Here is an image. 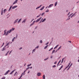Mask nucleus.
I'll return each mask as SVG.
<instances>
[{
    "mask_svg": "<svg viewBox=\"0 0 79 79\" xmlns=\"http://www.w3.org/2000/svg\"><path fill=\"white\" fill-rule=\"evenodd\" d=\"M5 46L2 50V51H4V50H5Z\"/></svg>",
    "mask_w": 79,
    "mask_h": 79,
    "instance_id": "nucleus-17",
    "label": "nucleus"
},
{
    "mask_svg": "<svg viewBox=\"0 0 79 79\" xmlns=\"http://www.w3.org/2000/svg\"><path fill=\"white\" fill-rule=\"evenodd\" d=\"M6 11V9H4V13H5V11Z\"/></svg>",
    "mask_w": 79,
    "mask_h": 79,
    "instance_id": "nucleus-39",
    "label": "nucleus"
},
{
    "mask_svg": "<svg viewBox=\"0 0 79 79\" xmlns=\"http://www.w3.org/2000/svg\"><path fill=\"white\" fill-rule=\"evenodd\" d=\"M10 72V70H8L7 71H6V73L4 74V75H6L9 72Z\"/></svg>",
    "mask_w": 79,
    "mask_h": 79,
    "instance_id": "nucleus-7",
    "label": "nucleus"
},
{
    "mask_svg": "<svg viewBox=\"0 0 79 79\" xmlns=\"http://www.w3.org/2000/svg\"><path fill=\"white\" fill-rule=\"evenodd\" d=\"M69 42H70V43H71V41H69Z\"/></svg>",
    "mask_w": 79,
    "mask_h": 79,
    "instance_id": "nucleus-63",
    "label": "nucleus"
},
{
    "mask_svg": "<svg viewBox=\"0 0 79 79\" xmlns=\"http://www.w3.org/2000/svg\"><path fill=\"white\" fill-rule=\"evenodd\" d=\"M35 49H34L33 51H32V53H33V52H35Z\"/></svg>",
    "mask_w": 79,
    "mask_h": 79,
    "instance_id": "nucleus-36",
    "label": "nucleus"
},
{
    "mask_svg": "<svg viewBox=\"0 0 79 79\" xmlns=\"http://www.w3.org/2000/svg\"><path fill=\"white\" fill-rule=\"evenodd\" d=\"M55 67H56V66L55 65H54L52 66V68H55Z\"/></svg>",
    "mask_w": 79,
    "mask_h": 79,
    "instance_id": "nucleus-46",
    "label": "nucleus"
},
{
    "mask_svg": "<svg viewBox=\"0 0 79 79\" xmlns=\"http://www.w3.org/2000/svg\"><path fill=\"white\" fill-rule=\"evenodd\" d=\"M49 43L48 42L46 44H45L46 45H48V43Z\"/></svg>",
    "mask_w": 79,
    "mask_h": 79,
    "instance_id": "nucleus-49",
    "label": "nucleus"
},
{
    "mask_svg": "<svg viewBox=\"0 0 79 79\" xmlns=\"http://www.w3.org/2000/svg\"><path fill=\"white\" fill-rule=\"evenodd\" d=\"M15 28H12L11 29H10L9 30V33H10L11 32V31H14L15 30Z\"/></svg>",
    "mask_w": 79,
    "mask_h": 79,
    "instance_id": "nucleus-2",
    "label": "nucleus"
},
{
    "mask_svg": "<svg viewBox=\"0 0 79 79\" xmlns=\"http://www.w3.org/2000/svg\"><path fill=\"white\" fill-rule=\"evenodd\" d=\"M61 48V46H60L59 48L60 49V48Z\"/></svg>",
    "mask_w": 79,
    "mask_h": 79,
    "instance_id": "nucleus-61",
    "label": "nucleus"
},
{
    "mask_svg": "<svg viewBox=\"0 0 79 79\" xmlns=\"http://www.w3.org/2000/svg\"><path fill=\"white\" fill-rule=\"evenodd\" d=\"M26 70L24 71V72H23V74H24V73H25V72H26Z\"/></svg>",
    "mask_w": 79,
    "mask_h": 79,
    "instance_id": "nucleus-55",
    "label": "nucleus"
},
{
    "mask_svg": "<svg viewBox=\"0 0 79 79\" xmlns=\"http://www.w3.org/2000/svg\"><path fill=\"white\" fill-rule=\"evenodd\" d=\"M5 79V77H3L1 79Z\"/></svg>",
    "mask_w": 79,
    "mask_h": 79,
    "instance_id": "nucleus-41",
    "label": "nucleus"
},
{
    "mask_svg": "<svg viewBox=\"0 0 79 79\" xmlns=\"http://www.w3.org/2000/svg\"><path fill=\"white\" fill-rule=\"evenodd\" d=\"M69 19H70V18H69L67 19V20H69Z\"/></svg>",
    "mask_w": 79,
    "mask_h": 79,
    "instance_id": "nucleus-52",
    "label": "nucleus"
},
{
    "mask_svg": "<svg viewBox=\"0 0 79 79\" xmlns=\"http://www.w3.org/2000/svg\"><path fill=\"white\" fill-rule=\"evenodd\" d=\"M49 11V10L48 9L46 10V13H48V12Z\"/></svg>",
    "mask_w": 79,
    "mask_h": 79,
    "instance_id": "nucleus-27",
    "label": "nucleus"
},
{
    "mask_svg": "<svg viewBox=\"0 0 79 79\" xmlns=\"http://www.w3.org/2000/svg\"><path fill=\"white\" fill-rule=\"evenodd\" d=\"M22 48H20L19 49V50H21V49Z\"/></svg>",
    "mask_w": 79,
    "mask_h": 79,
    "instance_id": "nucleus-62",
    "label": "nucleus"
},
{
    "mask_svg": "<svg viewBox=\"0 0 79 79\" xmlns=\"http://www.w3.org/2000/svg\"><path fill=\"white\" fill-rule=\"evenodd\" d=\"M6 30H5L4 31V35H8V33H9V31H7V32L6 33Z\"/></svg>",
    "mask_w": 79,
    "mask_h": 79,
    "instance_id": "nucleus-1",
    "label": "nucleus"
},
{
    "mask_svg": "<svg viewBox=\"0 0 79 79\" xmlns=\"http://www.w3.org/2000/svg\"><path fill=\"white\" fill-rule=\"evenodd\" d=\"M26 19H24L23 21L22 22V23H25L26 22Z\"/></svg>",
    "mask_w": 79,
    "mask_h": 79,
    "instance_id": "nucleus-26",
    "label": "nucleus"
},
{
    "mask_svg": "<svg viewBox=\"0 0 79 79\" xmlns=\"http://www.w3.org/2000/svg\"><path fill=\"white\" fill-rule=\"evenodd\" d=\"M40 16V15L37 16L36 18H39V17Z\"/></svg>",
    "mask_w": 79,
    "mask_h": 79,
    "instance_id": "nucleus-44",
    "label": "nucleus"
},
{
    "mask_svg": "<svg viewBox=\"0 0 79 79\" xmlns=\"http://www.w3.org/2000/svg\"><path fill=\"white\" fill-rule=\"evenodd\" d=\"M30 69H31L32 68V67H30Z\"/></svg>",
    "mask_w": 79,
    "mask_h": 79,
    "instance_id": "nucleus-58",
    "label": "nucleus"
},
{
    "mask_svg": "<svg viewBox=\"0 0 79 79\" xmlns=\"http://www.w3.org/2000/svg\"><path fill=\"white\" fill-rule=\"evenodd\" d=\"M30 68V67H28V68H27L26 70H27L28 69H29Z\"/></svg>",
    "mask_w": 79,
    "mask_h": 79,
    "instance_id": "nucleus-40",
    "label": "nucleus"
},
{
    "mask_svg": "<svg viewBox=\"0 0 79 79\" xmlns=\"http://www.w3.org/2000/svg\"><path fill=\"white\" fill-rule=\"evenodd\" d=\"M10 51H8L7 52V53L6 54V55L8 54V53H9V52Z\"/></svg>",
    "mask_w": 79,
    "mask_h": 79,
    "instance_id": "nucleus-38",
    "label": "nucleus"
},
{
    "mask_svg": "<svg viewBox=\"0 0 79 79\" xmlns=\"http://www.w3.org/2000/svg\"><path fill=\"white\" fill-rule=\"evenodd\" d=\"M43 79H45V75H44L43 76Z\"/></svg>",
    "mask_w": 79,
    "mask_h": 79,
    "instance_id": "nucleus-30",
    "label": "nucleus"
},
{
    "mask_svg": "<svg viewBox=\"0 0 79 79\" xmlns=\"http://www.w3.org/2000/svg\"><path fill=\"white\" fill-rule=\"evenodd\" d=\"M4 44H5V43H3V44L2 45V46L1 47H3V45H4Z\"/></svg>",
    "mask_w": 79,
    "mask_h": 79,
    "instance_id": "nucleus-45",
    "label": "nucleus"
},
{
    "mask_svg": "<svg viewBox=\"0 0 79 79\" xmlns=\"http://www.w3.org/2000/svg\"><path fill=\"white\" fill-rule=\"evenodd\" d=\"M68 67H69V66H68L67 67H66V68H68Z\"/></svg>",
    "mask_w": 79,
    "mask_h": 79,
    "instance_id": "nucleus-59",
    "label": "nucleus"
},
{
    "mask_svg": "<svg viewBox=\"0 0 79 79\" xmlns=\"http://www.w3.org/2000/svg\"><path fill=\"white\" fill-rule=\"evenodd\" d=\"M40 44H42V40H40Z\"/></svg>",
    "mask_w": 79,
    "mask_h": 79,
    "instance_id": "nucleus-42",
    "label": "nucleus"
},
{
    "mask_svg": "<svg viewBox=\"0 0 79 79\" xmlns=\"http://www.w3.org/2000/svg\"><path fill=\"white\" fill-rule=\"evenodd\" d=\"M53 48H51L50 49H49V51H51V50H52V49H53Z\"/></svg>",
    "mask_w": 79,
    "mask_h": 79,
    "instance_id": "nucleus-28",
    "label": "nucleus"
},
{
    "mask_svg": "<svg viewBox=\"0 0 79 79\" xmlns=\"http://www.w3.org/2000/svg\"><path fill=\"white\" fill-rule=\"evenodd\" d=\"M53 4H50V5H49L48 7V8H50V7H52V6H53Z\"/></svg>",
    "mask_w": 79,
    "mask_h": 79,
    "instance_id": "nucleus-10",
    "label": "nucleus"
},
{
    "mask_svg": "<svg viewBox=\"0 0 79 79\" xmlns=\"http://www.w3.org/2000/svg\"><path fill=\"white\" fill-rule=\"evenodd\" d=\"M63 65H62L60 68L59 69V71H60V69H62V68H63Z\"/></svg>",
    "mask_w": 79,
    "mask_h": 79,
    "instance_id": "nucleus-19",
    "label": "nucleus"
},
{
    "mask_svg": "<svg viewBox=\"0 0 79 79\" xmlns=\"http://www.w3.org/2000/svg\"><path fill=\"white\" fill-rule=\"evenodd\" d=\"M9 44V43L7 44H6L5 47H6V46H7Z\"/></svg>",
    "mask_w": 79,
    "mask_h": 79,
    "instance_id": "nucleus-34",
    "label": "nucleus"
},
{
    "mask_svg": "<svg viewBox=\"0 0 79 79\" xmlns=\"http://www.w3.org/2000/svg\"><path fill=\"white\" fill-rule=\"evenodd\" d=\"M48 57L47 58L45 59L44 60L45 61H46V60H48Z\"/></svg>",
    "mask_w": 79,
    "mask_h": 79,
    "instance_id": "nucleus-32",
    "label": "nucleus"
},
{
    "mask_svg": "<svg viewBox=\"0 0 79 79\" xmlns=\"http://www.w3.org/2000/svg\"><path fill=\"white\" fill-rule=\"evenodd\" d=\"M55 52V50H53V51H52V54H53V53H54V52Z\"/></svg>",
    "mask_w": 79,
    "mask_h": 79,
    "instance_id": "nucleus-24",
    "label": "nucleus"
},
{
    "mask_svg": "<svg viewBox=\"0 0 79 79\" xmlns=\"http://www.w3.org/2000/svg\"><path fill=\"white\" fill-rule=\"evenodd\" d=\"M35 21H34L33 23H31V25H30V26H32V25H33V24H34L35 23Z\"/></svg>",
    "mask_w": 79,
    "mask_h": 79,
    "instance_id": "nucleus-12",
    "label": "nucleus"
},
{
    "mask_svg": "<svg viewBox=\"0 0 79 79\" xmlns=\"http://www.w3.org/2000/svg\"><path fill=\"white\" fill-rule=\"evenodd\" d=\"M78 62H79V59L78 60Z\"/></svg>",
    "mask_w": 79,
    "mask_h": 79,
    "instance_id": "nucleus-64",
    "label": "nucleus"
},
{
    "mask_svg": "<svg viewBox=\"0 0 79 79\" xmlns=\"http://www.w3.org/2000/svg\"><path fill=\"white\" fill-rule=\"evenodd\" d=\"M11 52H12V51H11L10 52V53L9 54V55H10V53Z\"/></svg>",
    "mask_w": 79,
    "mask_h": 79,
    "instance_id": "nucleus-56",
    "label": "nucleus"
},
{
    "mask_svg": "<svg viewBox=\"0 0 79 79\" xmlns=\"http://www.w3.org/2000/svg\"><path fill=\"white\" fill-rule=\"evenodd\" d=\"M60 62H61V60L60 61H59V62L58 63V64H57V66H58V64H59V63H60Z\"/></svg>",
    "mask_w": 79,
    "mask_h": 79,
    "instance_id": "nucleus-33",
    "label": "nucleus"
},
{
    "mask_svg": "<svg viewBox=\"0 0 79 79\" xmlns=\"http://www.w3.org/2000/svg\"><path fill=\"white\" fill-rule=\"evenodd\" d=\"M37 26H36L35 27V29H37Z\"/></svg>",
    "mask_w": 79,
    "mask_h": 79,
    "instance_id": "nucleus-57",
    "label": "nucleus"
},
{
    "mask_svg": "<svg viewBox=\"0 0 79 79\" xmlns=\"http://www.w3.org/2000/svg\"><path fill=\"white\" fill-rule=\"evenodd\" d=\"M58 46H59V45H56L55 47V48H54V49H55V48H57V47H58Z\"/></svg>",
    "mask_w": 79,
    "mask_h": 79,
    "instance_id": "nucleus-18",
    "label": "nucleus"
},
{
    "mask_svg": "<svg viewBox=\"0 0 79 79\" xmlns=\"http://www.w3.org/2000/svg\"><path fill=\"white\" fill-rule=\"evenodd\" d=\"M42 19V17H40V18L39 19H37L35 22L36 23H37V22H38V21H39L40 20V19Z\"/></svg>",
    "mask_w": 79,
    "mask_h": 79,
    "instance_id": "nucleus-3",
    "label": "nucleus"
},
{
    "mask_svg": "<svg viewBox=\"0 0 79 79\" xmlns=\"http://www.w3.org/2000/svg\"><path fill=\"white\" fill-rule=\"evenodd\" d=\"M18 0H16L13 3V5H14V4L18 2Z\"/></svg>",
    "mask_w": 79,
    "mask_h": 79,
    "instance_id": "nucleus-5",
    "label": "nucleus"
},
{
    "mask_svg": "<svg viewBox=\"0 0 79 79\" xmlns=\"http://www.w3.org/2000/svg\"><path fill=\"white\" fill-rule=\"evenodd\" d=\"M45 20H46V19H44L42 20V23H43V22H44V21H45Z\"/></svg>",
    "mask_w": 79,
    "mask_h": 79,
    "instance_id": "nucleus-20",
    "label": "nucleus"
},
{
    "mask_svg": "<svg viewBox=\"0 0 79 79\" xmlns=\"http://www.w3.org/2000/svg\"><path fill=\"white\" fill-rule=\"evenodd\" d=\"M31 64H28V65H27V67H29L30 66H31Z\"/></svg>",
    "mask_w": 79,
    "mask_h": 79,
    "instance_id": "nucleus-22",
    "label": "nucleus"
},
{
    "mask_svg": "<svg viewBox=\"0 0 79 79\" xmlns=\"http://www.w3.org/2000/svg\"><path fill=\"white\" fill-rule=\"evenodd\" d=\"M23 73H22L21 75L20 76L19 78L18 79H20L21 78V77H22V76H23Z\"/></svg>",
    "mask_w": 79,
    "mask_h": 79,
    "instance_id": "nucleus-14",
    "label": "nucleus"
},
{
    "mask_svg": "<svg viewBox=\"0 0 79 79\" xmlns=\"http://www.w3.org/2000/svg\"><path fill=\"white\" fill-rule=\"evenodd\" d=\"M18 21V19H16L15 21V22L14 23V24H15V23H16Z\"/></svg>",
    "mask_w": 79,
    "mask_h": 79,
    "instance_id": "nucleus-8",
    "label": "nucleus"
},
{
    "mask_svg": "<svg viewBox=\"0 0 79 79\" xmlns=\"http://www.w3.org/2000/svg\"><path fill=\"white\" fill-rule=\"evenodd\" d=\"M15 37H14L13 38V39H12V42H14V40H15Z\"/></svg>",
    "mask_w": 79,
    "mask_h": 79,
    "instance_id": "nucleus-25",
    "label": "nucleus"
},
{
    "mask_svg": "<svg viewBox=\"0 0 79 79\" xmlns=\"http://www.w3.org/2000/svg\"><path fill=\"white\" fill-rule=\"evenodd\" d=\"M75 14H76V13L74 14L72 16H71V18H72V17H73V16L74 15H75Z\"/></svg>",
    "mask_w": 79,
    "mask_h": 79,
    "instance_id": "nucleus-51",
    "label": "nucleus"
},
{
    "mask_svg": "<svg viewBox=\"0 0 79 79\" xmlns=\"http://www.w3.org/2000/svg\"><path fill=\"white\" fill-rule=\"evenodd\" d=\"M39 46H38L36 47L35 48H39Z\"/></svg>",
    "mask_w": 79,
    "mask_h": 79,
    "instance_id": "nucleus-47",
    "label": "nucleus"
},
{
    "mask_svg": "<svg viewBox=\"0 0 79 79\" xmlns=\"http://www.w3.org/2000/svg\"><path fill=\"white\" fill-rule=\"evenodd\" d=\"M16 74H17V72H16L15 73L14 76H15V75H16Z\"/></svg>",
    "mask_w": 79,
    "mask_h": 79,
    "instance_id": "nucleus-43",
    "label": "nucleus"
},
{
    "mask_svg": "<svg viewBox=\"0 0 79 79\" xmlns=\"http://www.w3.org/2000/svg\"><path fill=\"white\" fill-rule=\"evenodd\" d=\"M41 6H42V5H41L40 6H38L36 8V9L37 10V9H38V8H40V7H41Z\"/></svg>",
    "mask_w": 79,
    "mask_h": 79,
    "instance_id": "nucleus-9",
    "label": "nucleus"
},
{
    "mask_svg": "<svg viewBox=\"0 0 79 79\" xmlns=\"http://www.w3.org/2000/svg\"><path fill=\"white\" fill-rule=\"evenodd\" d=\"M21 19H20L19 20V21L18 22V23H19V22L21 21Z\"/></svg>",
    "mask_w": 79,
    "mask_h": 79,
    "instance_id": "nucleus-21",
    "label": "nucleus"
},
{
    "mask_svg": "<svg viewBox=\"0 0 79 79\" xmlns=\"http://www.w3.org/2000/svg\"><path fill=\"white\" fill-rule=\"evenodd\" d=\"M37 75L38 76H41V73H37Z\"/></svg>",
    "mask_w": 79,
    "mask_h": 79,
    "instance_id": "nucleus-6",
    "label": "nucleus"
},
{
    "mask_svg": "<svg viewBox=\"0 0 79 79\" xmlns=\"http://www.w3.org/2000/svg\"><path fill=\"white\" fill-rule=\"evenodd\" d=\"M72 65H73V64H71L70 66H69V68L68 69H68H69V68H70V67H71V66H72Z\"/></svg>",
    "mask_w": 79,
    "mask_h": 79,
    "instance_id": "nucleus-13",
    "label": "nucleus"
},
{
    "mask_svg": "<svg viewBox=\"0 0 79 79\" xmlns=\"http://www.w3.org/2000/svg\"><path fill=\"white\" fill-rule=\"evenodd\" d=\"M71 62H70V63H69V64L68 65V66H69V65H70V64H71Z\"/></svg>",
    "mask_w": 79,
    "mask_h": 79,
    "instance_id": "nucleus-35",
    "label": "nucleus"
},
{
    "mask_svg": "<svg viewBox=\"0 0 79 79\" xmlns=\"http://www.w3.org/2000/svg\"><path fill=\"white\" fill-rule=\"evenodd\" d=\"M17 6H14L13 7H12V9H15V8H16Z\"/></svg>",
    "mask_w": 79,
    "mask_h": 79,
    "instance_id": "nucleus-11",
    "label": "nucleus"
},
{
    "mask_svg": "<svg viewBox=\"0 0 79 79\" xmlns=\"http://www.w3.org/2000/svg\"><path fill=\"white\" fill-rule=\"evenodd\" d=\"M57 63L56 61L55 62H54V64H56Z\"/></svg>",
    "mask_w": 79,
    "mask_h": 79,
    "instance_id": "nucleus-54",
    "label": "nucleus"
},
{
    "mask_svg": "<svg viewBox=\"0 0 79 79\" xmlns=\"http://www.w3.org/2000/svg\"><path fill=\"white\" fill-rule=\"evenodd\" d=\"M72 14H73V13L71 14H70V15L69 16V18L71 16V15H72Z\"/></svg>",
    "mask_w": 79,
    "mask_h": 79,
    "instance_id": "nucleus-48",
    "label": "nucleus"
},
{
    "mask_svg": "<svg viewBox=\"0 0 79 79\" xmlns=\"http://www.w3.org/2000/svg\"><path fill=\"white\" fill-rule=\"evenodd\" d=\"M16 71V69H14V70H13L10 73V74H13V72L15 71Z\"/></svg>",
    "mask_w": 79,
    "mask_h": 79,
    "instance_id": "nucleus-4",
    "label": "nucleus"
},
{
    "mask_svg": "<svg viewBox=\"0 0 79 79\" xmlns=\"http://www.w3.org/2000/svg\"><path fill=\"white\" fill-rule=\"evenodd\" d=\"M57 2H56L55 3V6H56V5H57Z\"/></svg>",
    "mask_w": 79,
    "mask_h": 79,
    "instance_id": "nucleus-31",
    "label": "nucleus"
},
{
    "mask_svg": "<svg viewBox=\"0 0 79 79\" xmlns=\"http://www.w3.org/2000/svg\"><path fill=\"white\" fill-rule=\"evenodd\" d=\"M11 8H12V6H10V7L9 9V10L8 11H10V10H11Z\"/></svg>",
    "mask_w": 79,
    "mask_h": 79,
    "instance_id": "nucleus-23",
    "label": "nucleus"
},
{
    "mask_svg": "<svg viewBox=\"0 0 79 79\" xmlns=\"http://www.w3.org/2000/svg\"><path fill=\"white\" fill-rule=\"evenodd\" d=\"M64 58H63L62 59V61H61V63H63V60H64Z\"/></svg>",
    "mask_w": 79,
    "mask_h": 79,
    "instance_id": "nucleus-29",
    "label": "nucleus"
},
{
    "mask_svg": "<svg viewBox=\"0 0 79 79\" xmlns=\"http://www.w3.org/2000/svg\"><path fill=\"white\" fill-rule=\"evenodd\" d=\"M3 10H2L1 11V15H3Z\"/></svg>",
    "mask_w": 79,
    "mask_h": 79,
    "instance_id": "nucleus-37",
    "label": "nucleus"
},
{
    "mask_svg": "<svg viewBox=\"0 0 79 79\" xmlns=\"http://www.w3.org/2000/svg\"><path fill=\"white\" fill-rule=\"evenodd\" d=\"M44 15V13H43L42 15H41L42 16H43Z\"/></svg>",
    "mask_w": 79,
    "mask_h": 79,
    "instance_id": "nucleus-50",
    "label": "nucleus"
},
{
    "mask_svg": "<svg viewBox=\"0 0 79 79\" xmlns=\"http://www.w3.org/2000/svg\"><path fill=\"white\" fill-rule=\"evenodd\" d=\"M53 58V56H51V58Z\"/></svg>",
    "mask_w": 79,
    "mask_h": 79,
    "instance_id": "nucleus-53",
    "label": "nucleus"
},
{
    "mask_svg": "<svg viewBox=\"0 0 79 79\" xmlns=\"http://www.w3.org/2000/svg\"><path fill=\"white\" fill-rule=\"evenodd\" d=\"M48 47V45H46L45 47H44V49H46Z\"/></svg>",
    "mask_w": 79,
    "mask_h": 79,
    "instance_id": "nucleus-15",
    "label": "nucleus"
},
{
    "mask_svg": "<svg viewBox=\"0 0 79 79\" xmlns=\"http://www.w3.org/2000/svg\"><path fill=\"white\" fill-rule=\"evenodd\" d=\"M44 6H43L40 9V10H43L44 8Z\"/></svg>",
    "mask_w": 79,
    "mask_h": 79,
    "instance_id": "nucleus-16",
    "label": "nucleus"
},
{
    "mask_svg": "<svg viewBox=\"0 0 79 79\" xmlns=\"http://www.w3.org/2000/svg\"><path fill=\"white\" fill-rule=\"evenodd\" d=\"M70 13V12H69V13L68 14V15H69V14Z\"/></svg>",
    "mask_w": 79,
    "mask_h": 79,
    "instance_id": "nucleus-60",
    "label": "nucleus"
}]
</instances>
